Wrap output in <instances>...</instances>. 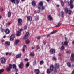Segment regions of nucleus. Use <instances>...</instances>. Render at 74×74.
<instances>
[{"instance_id": "41", "label": "nucleus", "mask_w": 74, "mask_h": 74, "mask_svg": "<svg viewBox=\"0 0 74 74\" xmlns=\"http://www.w3.org/2000/svg\"><path fill=\"white\" fill-rule=\"evenodd\" d=\"M57 32V31L56 30L53 31V32H52L51 33V34H53L54 33H56Z\"/></svg>"}, {"instance_id": "56", "label": "nucleus", "mask_w": 74, "mask_h": 74, "mask_svg": "<svg viewBox=\"0 0 74 74\" xmlns=\"http://www.w3.org/2000/svg\"><path fill=\"white\" fill-rule=\"evenodd\" d=\"M71 74H74V69L73 70V71Z\"/></svg>"}, {"instance_id": "57", "label": "nucleus", "mask_w": 74, "mask_h": 74, "mask_svg": "<svg viewBox=\"0 0 74 74\" xmlns=\"http://www.w3.org/2000/svg\"><path fill=\"white\" fill-rule=\"evenodd\" d=\"M58 56H61V54L60 53H59L58 54Z\"/></svg>"}, {"instance_id": "59", "label": "nucleus", "mask_w": 74, "mask_h": 74, "mask_svg": "<svg viewBox=\"0 0 74 74\" xmlns=\"http://www.w3.org/2000/svg\"><path fill=\"white\" fill-rule=\"evenodd\" d=\"M3 10V8H1V11H2Z\"/></svg>"}, {"instance_id": "35", "label": "nucleus", "mask_w": 74, "mask_h": 74, "mask_svg": "<svg viewBox=\"0 0 74 74\" xmlns=\"http://www.w3.org/2000/svg\"><path fill=\"white\" fill-rule=\"evenodd\" d=\"M35 55L34 53V52H31L30 53V56H34Z\"/></svg>"}, {"instance_id": "51", "label": "nucleus", "mask_w": 74, "mask_h": 74, "mask_svg": "<svg viewBox=\"0 0 74 74\" xmlns=\"http://www.w3.org/2000/svg\"><path fill=\"white\" fill-rule=\"evenodd\" d=\"M24 60L25 61H27H27H28L29 60L27 58H25L24 59Z\"/></svg>"}, {"instance_id": "25", "label": "nucleus", "mask_w": 74, "mask_h": 74, "mask_svg": "<svg viewBox=\"0 0 74 74\" xmlns=\"http://www.w3.org/2000/svg\"><path fill=\"white\" fill-rule=\"evenodd\" d=\"M68 10L69 9L67 8V7L65 8H64L65 12L66 13L68 11H69Z\"/></svg>"}, {"instance_id": "18", "label": "nucleus", "mask_w": 74, "mask_h": 74, "mask_svg": "<svg viewBox=\"0 0 74 74\" xmlns=\"http://www.w3.org/2000/svg\"><path fill=\"white\" fill-rule=\"evenodd\" d=\"M64 16V13L63 11H62L61 12V16L63 17Z\"/></svg>"}, {"instance_id": "49", "label": "nucleus", "mask_w": 74, "mask_h": 74, "mask_svg": "<svg viewBox=\"0 0 74 74\" xmlns=\"http://www.w3.org/2000/svg\"><path fill=\"white\" fill-rule=\"evenodd\" d=\"M27 27L26 26H24V29L25 30H26L27 29Z\"/></svg>"}, {"instance_id": "61", "label": "nucleus", "mask_w": 74, "mask_h": 74, "mask_svg": "<svg viewBox=\"0 0 74 74\" xmlns=\"http://www.w3.org/2000/svg\"><path fill=\"white\" fill-rule=\"evenodd\" d=\"M40 10H38V12H37L38 13H39L40 12Z\"/></svg>"}, {"instance_id": "16", "label": "nucleus", "mask_w": 74, "mask_h": 74, "mask_svg": "<svg viewBox=\"0 0 74 74\" xmlns=\"http://www.w3.org/2000/svg\"><path fill=\"white\" fill-rule=\"evenodd\" d=\"M32 19V17L31 16H28L27 17V19L29 21H31Z\"/></svg>"}, {"instance_id": "6", "label": "nucleus", "mask_w": 74, "mask_h": 74, "mask_svg": "<svg viewBox=\"0 0 74 74\" xmlns=\"http://www.w3.org/2000/svg\"><path fill=\"white\" fill-rule=\"evenodd\" d=\"M1 63H5L6 62V59L4 57H2L1 58Z\"/></svg>"}, {"instance_id": "15", "label": "nucleus", "mask_w": 74, "mask_h": 74, "mask_svg": "<svg viewBox=\"0 0 74 74\" xmlns=\"http://www.w3.org/2000/svg\"><path fill=\"white\" fill-rule=\"evenodd\" d=\"M54 69V66L53 65H51L50 66L49 69L51 70V71H53Z\"/></svg>"}, {"instance_id": "36", "label": "nucleus", "mask_w": 74, "mask_h": 74, "mask_svg": "<svg viewBox=\"0 0 74 74\" xmlns=\"http://www.w3.org/2000/svg\"><path fill=\"white\" fill-rule=\"evenodd\" d=\"M42 8H41L40 7V8H41V9L42 11H43L45 9V6H42Z\"/></svg>"}, {"instance_id": "7", "label": "nucleus", "mask_w": 74, "mask_h": 74, "mask_svg": "<svg viewBox=\"0 0 74 74\" xmlns=\"http://www.w3.org/2000/svg\"><path fill=\"white\" fill-rule=\"evenodd\" d=\"M50 52L51 54H54L56 52L55 50L53 48L51 49H50Z\"/></svg>"}, {"instance_id": "39", "label": "nucleus", "mask_w": 74, "mask_h": 74, "mask_svg": "<svg viewBox=\"0 0 74 74\" xmlns=\"http://www.w3.org/2000/svg\"><path fill=\"white\" fill-rule=\"evenodd\" d=\"M64 44L65 45H66V46H67V45H68V42L67 41H66L65 42H64Z\"/></svg>"}, {"instance_id": "48", "label": "nucleus", "mask_w": 74, "mask_h": 74, "mask_svg": "<svg viewBox=\"0 0 74 74\" xmlns=\"http://www.w3.org/2000/svg\"><path fill=\"white\" fill-rule=\"evenodd\" d=\"M71 53V51H68L66 52L67 53H68V54H69Z\"/></svg>"}, {"instance_id": "13", "label": "nucleus", "mask_w": 74, "mask_h": 74, "mask_svg": "<svg viewBox=\"0 0 74 74\" xmlns=\"http://www.w3.org/2000/svg\"><path fill=\"white\" fill-rule=\"evenodd\" d=\"M34 20L36 21H38L39 20V17L38 15L34 16Z\"/></svg>"}, {"instance_id": "20", "label": "nucleus", "mask_w": 74, "mask_h": 74, "mask_svg": "<svg viewBox=\"0 0 74 74\" xmlns=\"http://www.w3.org/2000/svg\"><path fill=\"white\" fill-rule=\"evenodd\" d=\"M51 70L50 69H47V73L48 74H50L51 73Z\"/></svg>"}, {"instance_id": "46", "label": "nucleus", "mask_w": 74, "mask_h": 74, "mask_svg": "<svg viewBox=\"0 0 74 74\" xmlns=\"http://www.w3.org/2000/svg\"><path fill=\"white\" fill-rule=\"evenodd\" d=\"M61 4L62 5V6H64V3H63V1H61Z\"/></svg>"}, {"instance_id": "33", "label": "nucleus", "mask_w": 74, "mask_h": 74, "mask_svg": "<svg viewBox=\"0 0 74 74\" xmlns=\"http://www.w3.org/2000/svg\"><path fill=\"white\" fill-rule=\"evenodd\" d=\"M30 41L28 40H27L26 41V44H29V43H30Z\"/></svg>"}, {"instance_id": "5", "label": "nucleus", "mask_w": 74, "mask_h": 74, "mask_svg": "<svg viewBox=\"0 0 74 74\" xmlns=\"http://www.w3.org/2000/svg\"><path fill=\"white\" fill-rule=\"evenodd\" d=\"M43 2L42 1L40 2L39 4L38 5V8L40 10H41V8H42V7L43 6ZM40 7L41 8H40Z\"/></svg>"}, {"instance_id": "4", "label": "nucleus", "mask_w": 74, "mask_h": 74, "mask_svg": "<svg viewBox=\"0 0 74 74\" xmlns=\"http://www.w3.org/2000/svg\"><path fill=\"white\" fill-rule=\"evenodd\" d=\"M12 3H14L15 4L18 5L19 3V1L18 0H10Z\"/></svg>"}, {"instance_id": "47", "label": "nucleus", "mask_w": 74, "mask_h": 74, "mask_svg": "<svg viewBox=\"0 0 74 74\" xmlns=\"http://www.w3.org/2000/svg\"><path fill=\"white\" fill-rule=\"evenodd\" d=\"M36 48L38 50L40 48V46L39 45L37 46L36 47Z\"/></svg>"}, {"instance_id": "60", "label": "nucleus", "mask_w": 74, "mask_h": 74, "mask_svg": "<svg viewBox=\"0 0 74 74\" xmlns=\"http://www.w3.org/2000/svg\"><path fill=\"white\" fill-rule=\"evenodd\" d=\"M43 43L44 44V45H45V44H46V42H44Z\"/></svg>"}, {"instance_id": "34", "label": "nucleus", "mask_w": 74, "mask_h": 74, "mask_svg": "<svg viewBox=\"0 0 74 74\" xmlns=\"http://www.w3.org/2000/svg\"><path fill=\"white\" fill-rule=\"evenodd\" d=\"M67 66L69 67H71V64H70V62H68L67 63Z\"/></svg>"}, {"instance_id": "52", "label": "nucleus", "mask_w": 74, "mask_h": 74, "mask_svg": "<svg viewBox=\"0 0 74 74\" xmlns=\"http://www.w3.org/2000/svg\"><path fill=\"white\" fill-rule=\"evenodd\" d=\"M15 71H16V72L17 73L18 72V70L17 68L15 69Z\"/></svg>"}, {"instance_id": "21", "label": "nucleus", "mask_w": 74, "mask_h": 74, "mask_svg": "<svg viewBox=\"0 0 74 74\" xmlns=\"http://www.w3.org/2000/svg\"><path fill=\"white\" fill-rule=\"evenodd\" d=\"M47 17L49 19L50 21L52 20H53V18L51 17V16L50 15L48 16Z\"/></svg>"}, {"instance_id": "10", "label": "nucleus", "mask_w": 74, "mask_h": 74, "mask_svg": "<svg viewBox=\"0 0 74 74\" xmlns=\"http://www.w3.org/2000/svg\"><path fill=\"white\" fill-rule=\"evenodd\" d=\"M24 63L23 62H20V63L19 65V67L20 69H22V68H23L24 66Z\"/></svg>"}, {"instance_id": "23", "label": "nucleus", "mask_w": 74, "mask_h": 74, "mask_svg": "<svg viewBox=\"0 0 74 74\" xmlns=\"http://www.w3.org/2000/svg\"><path fill=\"white\" fill-rule=\"evenodd\" d=\"M11 12L10 11L8 12V17H11Z\"/></svg>"}, {"instance_id": "29", "label": "nucleus", "mask_w": 74, "mask_h": 74, "mask_svg": "<svg viewBox=\"0 0 74 74\" xmlns=\"http://www.w3.org/2000/svg\"><path fill=\"white\" fill-rule=\"evenodd\" d=\"M44 61L42 60L41 61H40V65H42L44 64Z\"/></svg>"}, {"instance_id": "32", "label": "nucleus", "mask_w": 74, "mask_h": 74, "mask_svg": "<svg viewBox=\"0 0 74 74\" xmlns=\"http://www.w3.org/2000/svg\"><path fill=\"white\" fill-rule=\"evenodd\" d=\"M26 46L25 45H24L23 47V52L24 51L25 48H26Z\"/></svg>"}, {"instance_id": "1", "label": "nucleus", "mask_w": 74, "mask_h": 74, "mask_svg": "<svg viewBox=\"0 0 74 74\" xmlns=\"http://www.w3.org/2000/svg\"><path fill=\"white\" fill-rule=\"evenodd\" d=\"M59 66L58 64L56 63L54 64V68L55 70H54V72L55 73H57V69H58L59 68Z\"/></svg>"}, {"instance_id": "62", "label": "nucleus", "mask_w": 74, "mask_h": 74, "mask_svg": "<svg viewBox=\"0 0 74 74\" xmlns=\"http://www.w3.org/2000/svg\"><path fill=\"white\" fill-rule=\"evenodd\" d=\"M64 38H65V40H67V38L66 37H65Z\"/></svg>"}, {"instance_id": "45", "label": "nucleus", "mask_w": 74, "mask_h": 74, "mask_svg": "<svg viewBox=\"0 0 74 74\" xmlns=\"http://www.w3.org/2000/svg\"><path fill=\"white\" fill-rule=\"evenodd\" d=\"M8 67L10 68L11 69H12V65L11 64H9V67Z\"/></svg>"}, {"instance_id": "55", "label": "nucleus", "mask_w": 74, "mask_h": 74, "mask_svg": "<svg viewBox=\"0 0 74 74\" xmlns=\"http://www.w3.org/2000/svg\"><path fill=\"white\" fill-rule=\"evenodd\" d=\"M47 38H48L49 37H50V34H48V35H47Z\"/></svg>"}, {"instance_id": "11", "label": "nucleus", "mask_w": 74, "mask_h": 74, "mask_svg": "<svg viewBox=\"0 0 74 74\" xmlns=\"http://www.w3.org/2000/svg\"><path fill=\"white\" fill-rule=\"evenodd\" d=\"M35 74H39L40 71L39 69H34V72Z\"/></svg>"}, {"instance_id": "40", "label": "nucleus", "mask_w": 74, "mask_h": 74, "mask_svg": "<svg viewBox=\"0 0 74 74\" xmlns=\"http://www.w3.org/2000/svg\"><path fill=\"white\" fill-rule=\"evenodd\" d=\"M36 60H34V62H33V65L34 66V65H35L36 64Z\"/></svg>"}, {"instance_id": "64", "label": "nucleus", "mask_w": 74, "mask_h": 74, "mask_svg": "<svg viewBox=\"0 0 74 74\" xmlns=\"http://www.w3.org/2000/svg\"><path fill=\"white\" fill-rule=\"evenodd\" d=\"M72 43L73 44H74V40L72 41Z\"/></svg>"}, {"instance_id": "31", "label": "nucleus", "mask_w": 74, "mask_h": 74, "mask_svg": "<svg viewBox=\"0 0 74 74\" xmlns=\"http://www.w3.org/2000/svg\"><path fill=\"white\" fill-rule=\"evenodd\" d=\"M61 25V23H60V22H59L58 23V24L56 26V27H59Z\"/></svg>"}, {"instance_id": "38", "label": "nucleus", "mask_w": 74, "mask_h": 74, "mask_svg": "<svg viewBox=\"0 0 74 74\" xmlns=\"http://www.w3.org/2000/svg\"><path fill=\"white\" fill-rule=\"evenodd\" d=\"M29 65H30V64L29 62H27V64H26V67H27V68L28 67H29Z\"/></svg>"}, {"instance_id": "17", "label": "nucleus", "mask_w": 74, "mask_h": 74, "mask_svg": "<svg viewBox=\"0 0 74 74\" xmlns=\"http://www.w3.org/2000/svg\"><path fill=\"white\" fill-rule=\"evenodd\" d=\"M10 30L8 28L6 29L5 30V32L6 34H9L10 33Z\"/></svg>"}, {"instance_id": "12", "label": "nucleus", "mask_w": 74, "mask_h": 74, "mask_svg": "<svg viewBox=\"0 0 74 74\" xmlns=\"http://www.w3.org/2000/svg\"><path fill=\"white\" fill-rule=\"evenodd\" d=\"M70 60L71 61H74V54H72L70 58Z\"/></svg>"}, {"instance_id": "26", "label": "nucleus", "mask_w": 74, "mask_h": 74, "mask_svg": "<svg viewBox=\"0 0 74 74\" xmlns=\"http://www.w3.org/2000/svg\"><path fill=\"white\" fill-rule=\"evenodd\" d=\"M21 34V32L19 31H18L17 32V33L16 34V35L17 36H20V34Z\"/></svg>"}, {"instance_id": "42", "label": "nucleus", "mask_w": 74, "mask_h": 74, "mask_svg": "<svg viewBox=\"0 0 74 74\" xmlns=\"http://www.w3.org/2000/svg\"><path fill=\"white\" fill-rule=\"evenodd\" d=\"M64 48V46H62L61 47V49L62 51Z\"/></svg>"}, {"instance_id": "30", "label": "nucleus", "mask_w": 74, "mask_h": 74, "mask_svg": "<svg viewBox=\"0 0 74 74\" xmlns=\"http://www.w3.org/2000/svg\"><path fill=\"white\" fill-rule=\"evenodd\" d=\"M19 40H16L15 41V44L16 45L18 43V42H19Z\"/></svg>"}, {"instance_id": "63", "label": "nucleus", "mask_w": 74, "mask_h": 74, "mask_svg": "<svg viewBox=\"0 0 74 74\" xmlns=\"http://www.w3.org/2000/svg\"><path fill=\"white\" fill-rule=\"evenodd\" d=\"M57 7H60V6H59V5H57Z\"/></svg>"}, {"instance_id": "24", "label": "nucleus", "mask_w": 74, "mask_h": 74, "mask_svg": "<svg viewBox=\"0 0 74 74\" xmlns=\"http://www.w3.org/2000/svg\"><path fill=\"white\" fill-rule=\"evenodd\" d=\"M5 45L7 46V45H10V42L6 41L5 42Z\"/></svg>"}, {"instance_id": "3", "label": "nucleus", "mask_w": 74, "mask_h": 74, "mask_svg": "<svg viewBox=\"0 0 74 74\" xmlns=\"http://www.w3.org/2000/svg\"><path fill=\"white\" fill-rule=\"evenodd\" d=\"M17 21L18 22V25L19 26H21L22 24V20L21 18H19L18 19Z\"/></svg>"}, {"instance_id": "2", "label": "nucleus", "mask_w": 74, "mask_h": 74, "mask_svg": "<svg viewBox=\"0 0 74 74\" xmlns=\"http://www.w3.org/2000/svg\"><path fill=\"white\" fill-rule=\"evenodd\" d=\"M74 0H71L70 1V4H69V2H68V5L69 6H70V8L71 9H73L74 7V5L73 4V3Z\"/></svg>"}, {"instance_id": "54", "label": "nucleus", "mask_w": 74, "mask_h": 74, "mask_svg": "<svg viewBox=\"0 0 74 74\" xmlns=\"http://www.w3.org/2000/svg\"><path fill=\"white\" fill-rule=\"evenodd\" d=\"M11 24V23H7L6 24H7V25H8Z\"/></svg>"}, {"instance_id": "9", "label": "nucleus", "mask_w": 74, "mask_h": 74, "mask_svg": "<svg viewBox=\"0 0 74 74\" xmlns=\"http://www.w3.org/2000/svg\"><path fill=\"white\" fill-rule=\"evenodd\" d=\"M15 38V36L14 34H12L11 35L10 38V41H13Z\"/></svg>"}, {"instance_id": "27", "label": "nucleus", "mask_w": 74, "mask_h": 74, "mask_svg": "<svg viewBox=\"0 0 74 74\" xmlns=\"http://www.w3.org/2000/svg\"><path fill=\"white\" fill-rule=\"evenodd\" d=\"M11 69H10V68H9L8 67L7 68H6V70L8 72H9L11 70Z\"/></svg>"}, {"instance_id": "8", "label": "nucleus", "mask_w": 74, "mask_h": 74, "mask_svg": "<svg viewBox=\"0 0 74 74\" xmlns=\"http://www.w3.org/2000/svg\"><path fill=\"white\" fill-rule=\"evenodd\" d=\"M30 36V34L29 32H27L26 33V35L24 36L25 39H27Z\"/></svg>"}, {"instance_id": "37", "label": "nucleus", "mask_w": 74, "mask_h": 74, "mask_svg": "<svg viewBox=\"0 0 74 74\" xmlns=\"http://www.w3.org/2000/svg\"><path fill=\"white\" fill-rule=\"evenodd\" d=\"M12 66L14 69H15L16 68V66L15 64H13Z\"/></svg>"}, {"instance_id": "58", "label": "nucleus", "mask_w": 74, "mask_h": 74, "mask_svg": "<svg viewBox=\"0 0 74 74\" xmlns=\"http://www.w3.org/2000/svg\"><path fill=\"white\" fill-rule=\"evenodd\" d=\"M22 30H23L22 29H20L19 31L21 32L22 31Z\"/></svg>"}, {"instance_id": "14", "label": "nucleus", "mask_w": 74, "mask_h": 74, "mask_svg": "<svg viewBox=\"0 0 74 74\" xmlns=\"http://www.w3.org/2000/svg\"><path fill=\"white\" fill-rule=\"evenodd\" d=\"M32 5L34 7H35L36 5V3L34 0L32 1Z\"/></svg>"}, {"instance_id": "28", "label": "nucleus", "mask_w": 74, "mask_h": 74, "mask_svg": "<svg viewBox=\"0 0 74 74\" xmlns=\"http://www.w3.org/2000/svg\"><path fill=\"white\" fill-rule=\"evenodd\" d=\"M4 71V69H2L1 70H0V74H1Z\"/></svg>"}, {"instance_id": "53", "label": "nucleus", "mask_w": 74, "mask_h": 74, "mask_svg": "<svg viewBox=\"0 0 74 74\" xmlns=\"http://www.w3.org/2000/svg\"><path fill=\"white\" fill-rule=\"evenodd\" d=\"M53 59H54V60H56V58L55 56L53 57Z\"/></svg>"}, {"instance_id": "44", "label": "nucleus", "mask_w": 74, "mask_h": 74, "mask_svg": "<svg viewBox=\"0 0 74 74\" xmlns=\"http://www.w3.org/2000/svg\"><path fill=\"white\" fill-rule=\"evenodd\" d=\"M37 40H40L41 39V36H38L37 37Z\"/></svg>"}, {"instance_id": "50", "label": "nucleus", "mask_w": 74, "mask_h": 74, "mask_svg": "<svg viewBox=\"0 0 74 74\" xmlns=\"http://www.w3.org/2000/svg\"><path fill=\"white\" fill-rule=\"evenodd\" d=\"M1 31H2V32H3V31H5V30L4 29H3L2 28H1Z\"/></svg>"}, {"instance_id": "22", "label": "nucleus", "mask_w": 74, "mask_h": 74, "mask_svg": "<svg viewBox=\"0 0 74 74\" xmlns=\"http://www.w3.org/2000/svg\"><path fill=\"white\" fill-rule=\"evenodd\" d=\"M72 11L71 10H69L66 13H67L69 15H71V14L72 13Z\"/></svg>"}, {"instance_id": "43", "label": "nucleus", "mask_w": 74, "mask_h": 74, "mask_svg": "<svg viewBox=\"0 0 74 74\" xmlns=\"http://www.w3.org/2000/svg\"><path fill=\"white\" fill-rule=\"evenodd\" d=\"M11 53H9V52H6V55H11Z\"/></svg>"}, {"instance_id": "19", "label": "nucleus", "mask_w": 74, "mask_h": 74, "mask_svg": "<svg viewBox=\"0 0 74 74\" xmlns=\"http://www.w3.org/2000/svg\"><path fill=\"white\" fill-rule=\"evenodd\" d=\"M21 54L20 53L17 55L16 56V58H21Z\"/></svg>"}]
</instances>
